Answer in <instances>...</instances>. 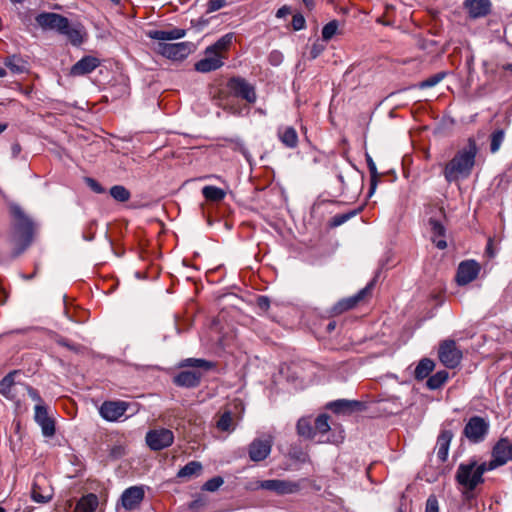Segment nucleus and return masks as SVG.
<instances>
[{
  "instance_id": "obj_1",
  "label": "nucleus",
  "mask_w": 512,
  "mask_h": 512,
  "mask_svg": "<svg viewBox=\"0 0 512 512\" xmlns=\"http://www.w3.org/2000/svg\"><path fill=\"white\" fill-rule=\"evenodd\" d=\"M22 372L14 370L9 372L0 380V394L13 401L16 406V413L27 412V401L33 404L34 416H48L49 407L41 398L38 391L20 381Z\"/></svg>"
},
{
  "instance_id": "obj_2",
  "label": "nucleus",
  "mask_w": 512,
  "mask_h": 512,
  "mask_svg": "<svg viewBox=\"0 0 512 512\" xmlns=\"http://www.w3.org/2000/svg\"><path fill=\"white\" fill-rule=\"evenodd\" d=\"M477 145L473 138L468 139L466 147L459 150L445 165L443 175L447 182H455L470 176L475 165Z\"/></svg>"
},
{
  "instance_id": "obj_3",
  "label": "nucleus",
  "mask_w": 512,
  "mask_h": 512,
  "mask_svg": "<svg viewBox=\"0 0 512 512\" xmlns=\"http://www.w3.org/2000/svg\"><path fill=\"white\" fill-rule=\"evenodd\" d=\"M327 420L328 418H299L298 434L307 439L318 438L319 442L341 443L344 440L343 431L332 429Z\"/></svg>"
},
{
  "instance_id": "obj_4",
  "label": "nucleus",
  "mask_w": 512,
  "mask_h": 512,
  "mask_svg": "<svg viewBox=\"0 0 512 512\" xmlns=\"http://www.w3.org/2000/svg\"><path fill=\"white\" fill-rule=\"evenodd\" d=\"M214 363L202 358H186L179 362L178 367L183 369L173 377L176 386L195 388L200 385L205 372L214 368Z\"/></svg>"
},
{
  "instance_id": "obj_5",
  "label": "nucleus",
  "mask_w": 512,
  "mask_h": 512,
  "mask_svg": "<svg viewBox=\"0 0 512 512\" xmlns=\"http://www.w3.org/2000/svg\"><path fill=\"white\" fill-rule=\"evenodd\" d=\"M486 471H490L486 462L481 464L476 462L461 463L456 472V480L466 489L473 490L483 481L482 476Z\"/></svg>"
},
{
  "instance_id": "obj_6",
  "label": "nucleus",
  "mask_w": 512,
  "mask_h": 512,
  "mask_svg": "<svg viewBox=\"0 0 512 512\" xmlns=\"http://www.w3.org/2000/svg\"><path fill=\"white\" fill-rule=\"evenodd\" d=\"M10 212L13 217V227L18 241L23 244L22 249H25L32 240L34 229L33 222L18 205H12Z\"/></svg>"
},
{
  "instance_id": "obj_7",
  "label": "nucleus",
  "mask_w": 512,
  "mask_h": 512,
  "mask_svg": "<svg viewBox=\"0 0 512 512\" xmlns=\"http://www.w3.org/2000/svg\"><path fill=\"white\" fill-rule=\"evenodd\" d=\"M325 409L336 415H352L369 411V403L358 400L337 399L328 402Z\"/></svg>"
},
{
  "instance_id": "obj_8",
  "label": "nucleus",
  "mask_w": 512,
  "mask_h": 512,
  "mask_svg": "<svg viewBox=\"0 0 512 512\" xmlns=\"http://www.w3.org/2000/svg\"><path fill=\"white\" fill-rule=\"evenodd\" d=\"M300 486L298 483L287 481V480H258L251 482L248 486L250 490H268L273 491L279 495L292 494L299 490Z\"/></svg>"
},
{
  "instance_id": "obj_9",
  "label": "nucleus",
  "mask_w": 512,
  "mask_h": 512,
  "mask_svg": "<svg viewBox=\"0 0 512 512\" xmlns=\"http://www.w3.org/2000/svg\"><path fill=\"white\" fill-rule=\"evenodd\" d=\"M462 356V351L454 340L446 339L439 344L438 357L445 367L456 368L460 364Z\"/></svg>"
},
{
  "instance_id": "obj_10",
  "label": "nucleus",
  "mask_w": 512,
  "mask_h": 512,
  "mask_svg": "<svg viewBox=\"0 0 512 512\" xmlns=\"http://www.w3.org/2000/svg\"><path fill=\"white\" fill-rule=\"evenodd\" d=\"M512 461V440L501 438L494 446L492 459L487 463L488 469L493 470Z\"/></svg>"
},
{
  "instance_id": "obj_11",
  "label": "nucleus",
  "mask_w": 512,
  "mask_h": 512,
  "mask_svg": "<svg viewBox=\"0 0 512 512\" xmlns=\"http://www.w3.org/2000/svg\"><path fill=\"white\" fill-rule=\"evenodd\" d=\"M489 428L485 418H469L463 433L471 443H480L486 438Z\"/></svg>"
},
{
  "instance_id": "obj_12",
  "label": "nucleus",
  "mask_w": 512,
  "mask_h": 512,
  "mask_svg": "<svg viewBox=\"0 0 512 512\" xmlns=\"http://www.w3.org/2000/svg\"><path fill=\"white\" fill-rule=\"evenodd\" d=\"M146 444L153 451L169 447L174 441L173 432L166 428H156L147 432Z\"/></svg>"
},
{
  "instance_id": "obj_13",
  "label": "nucleus",
  "mask_w": 512,
  "mask_h": 512,
  "mask_svg": "<svg viewBox=\"0 0 512 512\" xmlns=\"http://www.w3.org/2000/svg\"><path fill=\"white\" fill-rule=\"evenodd\" d=\"M31 496L38 503H47L52 499L53 488L45 475L37 474L35 476Z\"/></svg>"
},
{
  "instance_id": "obj_14",
  "label": "nucleus",
  "mask_w": 512,
  "mask_h": 512,
  "mask_svg": "<svg viewBox=\"0 0 512 512\" xmlns=\"http://www.w3.org/2000/svg\"><path fill=\"white\" fill-rule=\"evenodd\" d=\"M158 52L168 59L181 60L190 54L191 44L189 42L159 43Z\"/></svg>"
},
{
  "instance_id": "obj_15",
  "label": "nucleus",
  "mask_w": 512,
  "mask_h": 512,
  "mask_svg": "<svg viewBox=\"0 0 512 512\" xmlns=\"http://www.w3.org/2000/svg\"><path fill=\"white\" fill-rule=\"evenodd\" d=\"M35 20L43 30H54L59 33L60 30L67 28V18L57 13L42 12Z\"/></svg>"
},
{
  "instance_id": "obj_16",
  "label": "nucleus",
  "mask_w": 512,
  "mask_h": 512,
  "mask_svg": "<svg viewBox=\"0 0 512 512\" xmlns=\"http://www.w3.org/2000/svg\"><path fill=\"white\" fill-rule=\"evenodd\" d=\"M227 86L236 96L243 98L248 103L253 104L256 102L255 89L245 79L233 77L228 81Z\"/></svg>"
},
{
  "instance_id": "obj_17",
  "label": "nucleus",
  "mask_w": 512,
  "mask_h": 512,
  "mask_svg": "<svg viewBox=\"0 0 512 512\" xmlns=\"http://www.w3.org/2000/svg\"><path fill=\"white\" fill-rule=\"evenodd\" d=\"M373 286H374V283L370 282L355 295L340 300L334 307V310L337 313H342L344 311L353 309L359 303L365 301L368 297H370V295L372 293Z\"/></svg>"
},
{
  "instance_id": "obj_18",
  "label": "nucleus",
  "mask_w": 512,
  "mask_h": 512,
  "mask_svg": "<svg viewBox=\"0 0 512 512\" xmlns=\"http://www.w3.org/2000/svg\"><path fill=\"white\" fill-rule=\"evenodd\" d=\"M480 272L479 264L474 260L462 261L457 269L456 282L463 286L475 280Z\"/></svg>"
},
{
  "instance_id": "obj_19",
  "label": "nucleus",
  "mask_w": 512,
  "mask_h": 512,
  "mask_svg": "<svg viewBox=\"0 0 512 512\" xmlns=\"http://www.w3.org/2000/svg\"><path fill=\"white\" fill-rule=\"evenodd\" d=\"M272 448V438L267 436L265 439L256 438L254 439L248 449L249 457L254 462H259L266 459Z\"/></svg>"
},
{
  "instance_id": "obj_20",
  "label": "nucleus",
  "mask_w": 512,
  "mask_h": 512,
  "mask_svg": "<svg viewBox=\"0 0 512 512\" xmlns=\"http://www.w3.org/2000/svg\"><path fill=\"white\" fill-rule=\"evenodd\" d=\"M463 8L470 19L476 20L491 13L492 2L490 0H464Z\"/></svg>"
},
{
  "instance_id": "obj_21",
  "label": "nucleus",
  "mask_w": 512,
  "mask_h": 512,
  "mask_svg": "<svg viewBox=\"0 0 512 512\" xmlns=\"http://www.w3.org/2000/svg\"><path fill=\"white\" fill-rule=\"evenodd\" d=\"M101 65V60L95 56L87 55L77 61L70 69V75L83 76L93 72Z\"/></svg>"
},
{
  "instance_id": "obj_22",
  "label": "nucleus",
  "mask_w": 512,
  "mask_h": 512,
  "mask_svg": "<svg viewBox=\"0 0 512 512\" xmlns=\"http://www.w3.org/2000/svg\"><path fill=\"white\" fill-rule=\"evenodd\" d=\"M224 59L215 53H209L206 48L204 58L197 61L194 65L195 70L201 73H209L221 68L224 65Z\"/></svg>"
},
{
  "instance_id": "obj_23",
  "label": "nucleus",
  "mask_w": 512,
  "mask_h": 512,
  "mask_svg": "<svg viewBox=\"0 0 512 512\" xmlns=\"http://www.w3.org/2000/svg\"><path fill=\"white\" fill-rule=\"evenodd\" d=\"M144 498V490L138 486L126 489L121 496V503L126 510H133L139 506Z\"/></svg>"
},
{
  "instance_id": "obj_24",
  "label": "nucleus",
  "mask_w": 512,
  "mask_h": 512,
  "mask_svg": "<svg viewBox=\"0 0 512 512\" xmlns=\"http://www.w3.org/2000/svg\"><path fill=\"white\" fill-rule=\"evenodd\" d=\"M130 403L123 400L105 401L99 408L100 416H123Z\"/></svg>"
},
{
  "instance_id": "obj_25",
  "label": "nucleus",
  "mask_w": 512,
  "mask_h": 512,
  "mask_svg": "<svg viewBox=\"0 0 512 512\" xmlns=\"http://www.w3.org/2000/svg\"><path fill=\"white\" fill-rule=\"evenodd\" d=\"M234 38L235 34L232 32L223 35L214 44L207 47L208 52L210 54L215 53L216 55L222 57V59H226L225 54L230 49V46L232 45Z\"/></svg>"
},
{
  "instance_id": "obj_26",
  "label": "nucleus",
  "mask_w": 512,
  "mask_h": 512,
  "mask_svg": "<svg viewBox=\"0 0 512 512\" xmlns=\"http://www.w3.org/2000/svg\"><path fill=\"white\" fill-rule=\"evenodd\" d=\"M429 225L433 234L432 241L438 249H445L447 242L444 239L446 229L439 220L434 218L429 219Z\"/></svg>"
},
{
  "instance_id": "obj_27",
  "label": "nucleus",
  "mask_w": 512,
  "mask_h": 512,
  "mask_svg": "<svg viewBox=\"0 0 512 512\" xmlns=\"http://www.w3.org/2000/svg\"><path fill=\"white\" fill-rule=\"evenodd\" d=\"M277 136L281 143L287 148L294 149L298 146V134L294 127H280Z\"/></svg>"
},
{
  "instance_id": "obj_28",
  "label": "nucleus",
  "mask_w": 512,
  "mask_h": 512,
  "mask_svg": "<svg viewBox=\"0 0 512 512\" xmlns=\"http://www.w3.org/2000/svg\"><path fill=\"white\" fill-rule=\"evenodd\" d=\"M452 433L450 431L444 430L438 436L437 439V457L441 462H445L448 457L449 446L452 440Z\"/></svg>"
},
{
  "instance_id": "obj_29",
  "label": "nucleus",
  "mask_w": 512,
  "mask_h": 512,
  "mask_svg": "<svg viewBox=\"0 0 512 512\" xmlns=\"http://www.w3.org/2000/svg\"><path fill=\"white\" fill-rule=\"evenodd\" d=\"M186 35V31L180 28H174L172 30H154L148 33L151 39L158 41L176 40L183 38Z\"/></svg>"
},
{
  "instance_id": "obj_30",
  "label": "nucleus",
  "mask_w": 512,
  "mask_h": 512,
  "mask_svg": "<svg viewBox=\"0 0 512 512\" xmlns=\"http://www.w3.org/2000/svg\"><path fill=\"white\" fill-rule=\"evenodd\" d=\"M59 34L66 36L73 46H80L84 42V31L80 27L72 26L68 18L67 28L60 30Z\"/></svg>"
},
{
  "instance_id": "obj_31",
  "label": "nucleus",
  "mask_w": 512,
  "mask_h": 512,
  "mask_svg": "<svg viewBox=\"0 0 512 512\" xmlns=\"http://www.w3.org/2000/svg\"><path fill=\"white\" fill-rule=\"evenodd\" d=\"M98 505V499L94 494L83 496L76 504L74 512H93Z\"/></svg>"
},
{
  "instance_id": "obj_32",
  "label": "nucleus",
  "mask_w": 512,
  "mask_h": 512,
  "mask_svg": "<svg viewBox=\"0 0 512 512\" xmlns=\"http://www.w3.org/2000/svg\"><path fill=\"white\" fill-rule=\"evenodd\" d=\"M202 469L203 467L200 462L191 461L178 471L177 477L190 479L192 477L199 476L202 472Z\"/></svg>"
},
{
  "instance_id": "obj_33",
  "label": "nucleus",
  "mask_w": 512,
  "mask_h": 512,
  "mask_svg": "<svg viewBox=\"0 0 512 512\" xmlns=\"http://www.w3.org/2000/svg\"><path fill=\"white\" fill-rule=\"evenodd\" d=\"M435 367L434 362L429 358H423L420 360L415 368L414 376L417 380H423L429 376Z\"/></svg>"
},
{
  "instance_id": "obj_34",
  "label": "nucleus",
  "mask_w": 512,
  "mask_h": 512,
  "mask_svg": "<svg viewBox=\"0 0 512 512\" xmlns=\"http://www.w3.org/2000/svg\"><path fill=\"white\" fill-rule=\"evenodd\" d=\"M202 194L206 200L212 202H220L226 196V192L222 188L211 185L204 186L202 188Z\"/></svg>"
},
{
  "instance_id": "obj_35",
  "label": "nucleus",
  "mask_w": 512,
  "mask_h": 512,
  "mask_svg": "<svg viewBox=\"0 0 512 512\" xmlns=\"http://www.w3.org/2000/svg\"><path fill=\"white\" fill-rule=\"evenodd\" d=\"M287 456L296 463H306L309 461V455L307 451L300 445H291Z\"/></svg>"
},
{
  "instance_id": "obj_36",
  "label": "nucleus",
  "mask_w": 512,
  "mask_h": 512,
  "mask_svg": "<svg viewBox=\"0 0 512 512\" xmlns=\"http://www.w3.org/2000/svg\"><path fill=\"white\" fill-rule=\"evenodd\" d=\"M366 162H367V166H368V169L370 172V177H371L370 189H369V194L371 195L372 193H374L376 186L378 184L379 173L377 171L375 162L373 161L372 157L368 154L366 155Z\"/></svg>"
},
{
  "instance_id": "obj_37",
  "label": "nucleus",
  "mask_w": 512,
  "mask_h": 512,
  "mask_svg": "<svg viewBox=\"0 0 512 512\" xmlns=\"http://www.w3.org/2000/svg\"><path fill=\"white\" fill-rule=\"evenodd\" d=\"M448 379V372L445 370L438 371L434 375L430 376L427 380V387L435 390L440 388Z\"/></svg>"
},
{
  "instance_id": "obj_38",
  "label": "nucleus",
  "mask_w": 512,
  "mask_h": 512,
  "mask_svg": "<svg viewBox=\"0 0 512 512\" xmlns=\"http://www.w3.org/2000/svg\"><path fill=\"white\" fill-rule=\"evenodd\" d=\"M37 424L41 427L42 433L46 437H51L55 433L54 418H35Z\"/></svg>"
},
{
  "instance_id": "obj_39",
  "label": "nucleus",
  "mask_w": 512,
  "mask_h": 512,
  "mask_svg": "<svg viewBox=\"0 0 512 512\" xmlns=\"http://www.w3.org/2000/svg\"><path fill=\"white\" fill-rule=\"evenodd\" d=\"M110 195L116 201H119V202H127L130 199V197H131V194H130L129 190L126 189L122 185L112 186L111 189H110Z\"/></svg>"
},
{
  "instance_id": "obj_40",
  "label": "nucleus",
  "mask_w": 512,
  "mask_h": 512,
  "mask_svg": "<svg viewBox=\"0 0 512 512\" xmlns=\"http://www.w3.org/2000/svg\"><path fill=\"white\" fill-rule=\"evenodd\" d=\"M447 73L445 71L438 72L434 75L429 76L425 80L421 81L418 85L420 89H427L436 86L440 83L445 77Z\"/></svg>"
},
{
  "instance_id": "obj_41",
  "label": "nucleus",
  "mask_w": 512,
  "mask_h": 512,
  "mask_svg": "<svg viewBox=\"0 0 512 512\" xmlns=\"http://www.w3.org/2000/svg\"><path fill=\"white\" fill-rule=\"evenodd\" d=\"M504 137H505V132L503 129H497L491 134V136H490V140H491L490 151H491V153L494 154L500 149L501 144L504 140Z\"/></svg>"
},
{
  "instance_id": "obj_42",
  "label": "nucleus",
  "mask_w": 512,
  "mask_h": 512,
  "mask_svg": "<svg viewBox=\"0 0 512 512\" xmlns=\"http://www.w3.org/2000/svg\"><path fill=\"white\" fill-rule=\"evenodd\" d=\"M55 342L58 345L65 347L74 353H81L84 349V347L82 345L73 343L70 340H68L67 338L62 337V336H57L55 338Z\"/></svg>"
},
{
  "instance_id": "obj_43",
  "label": "nucleus",
  "mask_w": 512,
  "mask_h": 512,
  "mask_svg": "<svg viewBox=\"0 0 512 512\" xmlns=\"http://www.w3.org/2000/svg\"><path fill=\"white\" fill-rule=\"evenodd\" d=\"M5 64L14 73H22L24 71V62L16 56L8 57Z\"/></svg>"
},
{
  "instance_id": "obj_44",
  "label": "nucleus",
  "mask_w": 512,
  "mask_h": 512,
  "mask_svg": "<svg viewBox=\"0 0 512 512\" xmlns=\"http://www.w3.org/2000/svg\"><path fill=\"white\" fill-rule=\"evenodd\" d=\"M223 483L224 479L220 476H216L206 481L202 489L209 492H215L223 485Z\"/></svg>"
},
{
  "instance_id": "obj_45",
  "label": "nucleus",
  "mask_w": 512,
  "mask_h": 512,
  "mask_svg": "<svg viewBox=\"0 0 512 512\" xmlns=\"http://www.w3.org/2000/svg\"><path fill=\"white\" fill-rule=\"evenodd\" d=\"M337 28H338V23L336 20H333V21H330L329 23H327L322 29L323 40H325V41L330 40L336 34Z\"/></svg>"
},
{
  "instance_id": "obj_46",
  "label": "nucleus",
  "mask_w": 512,
  "mask_h": 512,
  "mask_svg": "<svg viewBox=\"0 0 512 512\" xmlns=\"http://www.w3.org/2000/svg\"><path fill=\"white\" fill-rule=\"evenodd\" d=\"M215 427L222 432H231L235 428L233 418H219L215 424Z\"/></svg>"
},
{
  "instance_id": "obj_47",
  "label": "nucleus",
  "mask_w": 512,
  "mask_h": 512,
  "mask_svg": "<svg viewBox=\"0 0 512 512\" xmlns=\"http://www.w3.org/2000/svg\"><path fill=\"white\" fill-rule=\"evenodd\" d=\"M234 409L227 408L221 416H240L244 412V404L241 400H234Z\"/></svg>"
},
{
  "instance_id": "obj_48",
  "label": "nucleus",
  "mask_w": 512,
  "mask_h": 512,
  "mask_svg": "<svg viewBox=\"0 0 512 512\" xmlns=\"http://www.w3.org/2000/svg\"><path fill=\"white\" fill-rule=\"evenodd\" d=\"M356 214H357V211L355 210V211H352L349 213L335 215L332 218L331 225L334 227L340 226V225L344 224L347 220H349L351 217L355 216Z\"/></svg>"
},
{
  "instance_id": "obj_49",
  "label": "nucleus",
  "mask_w": 512,
  "mask_h": 512,
  "mask_svg": "<svg viewBox=\"0 0 512 512\" xmlns=\"http://www.w3.org/2000/svg\"><path fill=\"white\" fill-rule=\"evenodd\" d=\"M227 5L226 0H209L207 3V13L216 12Z\"/></svg>"
},
{
  "instance_id": "obj_50",
  "label": "nucleus",
  "mask_w": 512,
  "mask_h": 512,
  "mask_svg": "<svg viewBox=\"0 0 512 512\" xmlns=\"http://www.w3.org/2000/svg\"><path fill=\"white\" fill-rule=\"evenodd\" d=\"M425 512H439V504L436 496L430 495L426 501Z\"/></svg>"
},
{
  "instance_id": "obj_51",
  "label": "nucleus",
  "mask_w": 512,
  "mask_h": 512,
  "mask_svg": "<svg viewBox=\"0 0 512 512\" xmlns=\"http://www.w3.org/2000/svg\"><path fill=\"white\" fill-rule=\"evenodd\" d=\"M85 182L88 187L94 191L95 193L101 194L105 192V189L101 186V184L93 178L87 177L85 178Z\"/></svg>"
},
{
  "instance_id": "obj_52",
  "label": "nucleus",
  "mask_w": 512,
  "mask_h": 512,
  "mask_svg": "<svg viewBox=\"0 0 512 512\" xmlns=\"http://www.w3.org/2000/svg\"><path fill=\"white\" fill-rule=\"evenodd\" d=\"M305 18L303 15L301 14H295L293 15L292 17V26H293V29L298 31V30H301L305 27Z\"/></svg>"
},
{
  "instance_id": "obj_53",
  "label": "nucleus",
  "mask_w": 512,
  "mask_h": 512,
  "mask_svg": "<svg viewBox=\"0 0 512 512\" xmlns=\"http://www.w3.org/2000/svg\"><path fill=\"white\" fill-rule=\"evenodd\" d=\"M325 49V45L319 41L313 43L310 49V57L312 59L317 58Z\"/></svg>"
},
{
  "instance_id": "obj_54",
  "label": "nucleus",
  "mask_w": 512,
  "mask_h": 512,
  "mask_svg": "<svg viewBox=\"0 0 512 512\" xmlns=\"http://www.w3.org/2000/svg\"><path fill=\"white\" fill-rule=\"evenodd\" d=\"M257 306L263 311L268 310L270 307V299L267 296H259L257 298Z\"/></svg>"
},
{
  "instance_id": "obj_55",
  "label": "nucleus",
  "mask_w": 512,
  "mask_h": 512,
  "mask_svg": "<svg viewBox=\"0 0 512 512\" xmlns=\"http://www.w3.org/2000/svg\"><path fill=\"white\" fill-rule=\"evenodd\" d=\"M290 13H291V9H290V7H288V6H286V5H285V6H282L281 8H279V9L277 10V12H276V17H277V18H282V17H284V16H286V15H288V14H290Z\"/></svg>"
},
{
  "instance_id": "obj_56",
  "label": "nucleus",
  "mask_w": 512,
  "mask_h": 512,
  "mask_svg": "<svg viewBox=\"0 0 512 512\" xmlns=\"http://www.w3.org/2000/svg\"><path fill=\"white\" fill-rule=\"evenodd\" d=\"M13 157H17L21 152V146L19 143H14L11 147Z\"/></svg>"
},
{
  "instance_id": "obj_57",
  "label": "nucleus",
  "mask_w": 512,
  "mask_h": 512,
  "mask_svg": "<svg viewBox=\"0 0 512 512\" xmlns=\"http://www.w3.org/2000/svg\"><path fill=\"white\" fill-rule=\"evenodd\" d=\"M302 2L304 3V5L309 9H313L314 6H315V1L314 0H302Z\"/></svg>"
},
{
  "instance_id": "obj_58",
  "label": "nucleus",
  "mask_w": 512,
  "mask_h": 512,
  "mask_svg": "<svg viewBox=\"0 0 512 512\" xmlns=\"http://www.w3.org/2000/svg\"><path fill=\"white\" fill-rule=\"evenodd\" d=\"M280 57H281V55H280L279 53H276V52H272V53L270 54V60H271V62H272L273 64H277L276 60H277L278 58H280Z\"/></svg>"
},
{
  "instance_id": "obj_59",
  "label": "nucleus",
  "mask_w": 512,
  "mask_h": 512,
  "mask_svg": "<svg viewBox=\"0 0 512 512\" xmlns=\"http://www.w3.org/2000/svg\"><path fill=\"white\" fill-rule=\"evenodd\" d=\"M224 109H225V110H228L230 113H233V114H239V113H240V111H239V110H237L236 108H234L233 106H227V105H225V106H224Z\"/></svg>"
},
{
  "instance_id": "obj_60",
  "label": "nucleus",
  "mask_w": 512,
  "mask_h": 512,
  "mask_svg": "<svg viewBox=\"0 0 512 512\" xmlns=\"http://www.w3.org/2000/svg\"><path fill=\"white\" fill-rule=\"evenodd\" d=\"M203 501L201 499H198V500H195L191 503L190 507L191 508H196V507H199L201 505H203Z\"/></svg>"
},
{
  "instance_id": "obj_61",
  "label": "nucleus",
  "mask_w": 512,
  "mask_h": 512,
  "mask_svg": "<svg viewBox=\"0 0 512 512\" xmlns=\"http://www.w3.org/2000/svg\"><path fill=\"white\" fill-rule=\"evenodd\" d=\"M8 127L7 123H0V134L3 133Z\"/></svg>"
},
{
  "instance_id": "obj_62",
  "label": "nucleus",
  "mask_w": 512,
  "mask_h": 512,
  "mask_svg": "<svg viewBox=\"0 0 512 512\" xmlns=\"http://www.w3.org/2000/svg\"><path fill=\"white\" fill-rule=\"evenodd\" d=\"M334 328H335V322H330L327 325V331H332V330H334Z\"/></svg>"
},
{
  "instance_id": "obj_63",
  "label": "nucleus",
  "mask_w": 512,
  "mask_h": 512,
  "mask_svg": "<svg viewBox=\"0 0 512 512\" xmlns=\"http://www.w3.org/2000/svg\"><path fill=\"white\" fill-rule=\"evenodd\" d=\"M487 252L490 254V256H493L492 248H491V240H489L488 246H487Z\"/></svg>"
},
{
  "instance_id": "obj_64",
  "label": "nucleus",
  "mask_w": 512,
  "mask_h": 512,
  "mask_svg": "<svg viewBox=\"0 0 512 512\" xmlns=\"http://www.w3.org/2000/svg\"><path fill=\"white\" fill-rule=\"evenodd\" d=\"M6 76V70L2 67H0V78Z\"/></svg>"
}]
</instances>
